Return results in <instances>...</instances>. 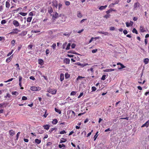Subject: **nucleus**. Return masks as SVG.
Wrapping results in <instances>:
<instances>
[{
  "label": "nucleus",
  "instance_id": "37998d69",
  "mask_svg": "<svg viewBox=\"0 0 149 149\" xmlns=\"http://www.w3.org/2000/svg\"><path fill=\"white\" fill-rule=\"evenodd\" d=\"M66 133V132L65 131L63 130V131L60 132L59 134H63Z\"/></svg>",
  "mask_w": 149,
  "mask_h": 149
},
{
  "label": "nucleus",
  "instance_id": "09e8293b",
  "mask_svg": "<svg viewBox=\"0 0 149 149\" xmlns=\"http://www.w3.org/2000/svg\"><path fill=\"white\" fill-rule=\"evenodd\" d=\"M53 6L55 7L56 8H57L58 6V4L57 2H56L55 3H54L53 4Z\"/></svg>",
  "mask_w": 149,
  "mask_h": 149
},
{
  "label": "nucleus",
  "instance_id": "2eb2a0df",
  "mask_svg": "<svg viewBox=\"0 0 149 149\" xmlns=\"http://www.w3.org/2000/svg\"><path fill=\"white\" fill-rule=\"evenodd\" d=\"M64 79V75L62 73H61L60 75V80L61 81H62Z\"/></svg>",
  "mask_w": 149,
  "mask_h": 149
},
{
  "label": "nucleus",
  "instance_id": "4be33fe9",
  "mask_svg": "<svg viewBox=\"0 0 149 149\" xmlns=\"http://www.w3.org/2000/svg\"><path fill=\"white\" fill-rule=\"evenodd\" d=\"M9 134L12 136H13L15 134V133L14 131L12 130H10L9 131Z\"/></svg>",
  "mask_w": 149,
  "mask_h": 149
},
{
  "label": "nucleus",
  "instance_id": "ea45409f",
  "mask_svg": "<svg viewBox=\"0 0 149 149\" xmlns=\"http://www.w3.org/2000/svg\"><path fill=\"white\" fill-rule=\"evenodd\" d=\"M20 133V132H19L17 133V135H16V140H18V139L19 136V135Z\"/></svg>",
  "mask_w": 149,
  "mask_h": 149
},
{
  "label": "nucleus",
  "instance_id": "dca6fc26",
  "mask_svg": "<svg viewBox=\"0 0 149 149\" xmlns=\"http://www.w3.org/2000/svg\"><path fill=\"white\" fill-rule=\"evenodd\" d=\"M43 127L45 129L48 130L50 126L49 125H44V126H43Z\"/></svg>",
  "mask_w": 149,
  "mask_h": 149
},
{
  "label": "nucleus",
  "instance_id": "bf43d9fd",
  "mask_svg": "<svg viewBox=\"0 0 149 149\" xmlns=\"http://www.w3.org/2000/svg\"><path fill=\"white\" fill-rule=\"evenodd\" d=\"M1 23L2 24H4L6 23V22L5 20L3 19L1 21Z\"/></svg>",
  "mask_w": 149,
  "mask_h": 149
},
{
  "label": "nucleus",
  "instance_id": "0e129e2a",
  "mask_svg": "<svg viewBox=\"0 0 149 149\" xmlns=\"http://www.w3.org/2000/svg\"><path fill=\"white\" fill-rule=\"evenodd\" d=\"M13 52V50H12L11 52H9L8 54L7 55V56H10V55L12 54Z\"/></svg>",
  "mask_w": 149,
  "mask_h": 149
},
{
  "label": "nucleus",
  "instance_id": "de8ad7c7",
  "mask_svg": "<svg viewBox=\"0 0 149 149\" xmlns=\"http://www.w3.org/2000/svg\"><path fill=\"white\" fill-rule=\"evenodd\" d=\"M106 76L105 75H103L102 76V77L101 78V79L102 80H104L106 79L105 78Z\"/></svg>",
  "mask_w": 149,
  "mask_h": 149
},
{
  "label": "nucleus",
  "instance_id": "39448f33",
  "mask_svg": "<svg viewBox=\"0 0 149 149\" xmlns=\"http://www.w3.org/2000/svg\"><path fill=\"white\" fill-rule=\"evenodd\" d=\"M133 24V22L132 21H130V22H126L125 23L126 26L127 27H129L130 26H132Z\"/></svg>",
  "mask_w": 149,
  "mask_h": 149
},
{
  "label": "nucleus",
  "instance_id": "6e6d98bb",
  "mask_svg": "<svg viewBox=\"0 0 149 149\" xmlns=\"http://www.w3.org/2000/svg\"><path fill=\"white\" fill-rule=\"evenodd\" d=\"M115 29V28L113 26H111L110 27V30L111 31H114Z\"/></svg>",
  "mask_w": 149,
  "mask_h": 149
},
{
  "label": "nucleus",
  "instance_id": "412c9836",
  "mask_svg": "<svg viewBox=\"0 0 149 149\" xmlns=\"http://www.w3.org/2000/svg\"><path fill=\"white\" fill-rule=\"evenodd\" d=\"M35 141L37 144H39L41 142V140L38 139H36L35 140Z\"/></svg>",
  "mask_w": 149,
  "mask_h": 149
},
{
  "label": "nucleus",
  "instance_id": "774afa93",
  "mask_svg": "<svg viewBox=\"0 0 149 149\" xmlns=\"http://www.w3.org/2000/svg\"><path fill=\"white\" fill-rule=\"evenodd\" d=\"M65 4L67 6H69L70 4V2L68 1H66L65 2Z\"/></svg>",
  "mask_w": 149,
  "mask_h": 149
},
{
  "label": "nucleus",
  "instance_id": "69168bd1",
  "mask_svg": "<svg viewBox=\"0 0 149 149\" xmlns=\"http://www.w3.org/2000/svg\"><path fill=\"white\" fill-rule=\"evenodd\" d=\"M15 65L17 66V68H16L17 69H18L19 70H20V68H19V66L18 64V63L16 64H15Z\"/></svg>",
  "mask_w": 149,
  "mask_h": 149
},
{
  "label": "nucleus",
  "instance_id": "58836bf2",
  "mask_svg": "<svg viewBox=\"0 0 149 149\" xmlns=\"http://www.w3.org/2000/svg\"><path fill=\"white\" fill-rule=\"evenodd\" d=\"M58 147H59L61 148L62 147H65V145H64V144H62V145H61V144H59V145H58Z\"/></svg>",
  "mask_w": 149,
  "mask_h": 149
},
{
  "label": "nucleus",
  "instance_id": "13d9d810",
  "mask_svg": "<svg viewBox=\"0 0 149 149\" xmlns=\"http://www.w3.org/2000/svg\"><path fill=\"white\" fill-rule=\"evenodd\" d=\"M111 11H112V9H111L107 11H106V13L107 14H108Z\"/></svg>",
  "mask_w": 149,
  "mask_h": 149
},
{
  "label": "nucleus",
  "instance_id": "e433bc0d",
  "mask_svg": "<svg viewBox=\"0 0 149 149\" xmlns=\"http://www.w3.org/2000/svg\"><path fill=\"white\" fill-rule=\"evenodd\" d=\"M70 43H68L67 45V47L66 48V49L67 50H68L70 49Z\"/></svg>",
  "mask_w": 149,
  "mask_h": 149
},
{
  "label": "nucleus",
  "instance_id": "c9c22d12",
  "mask_svg": "<svg viewBox=\"0 0 149 149\" xmlns=\"http://www.w3.org/2000/svg\"><path fill=\"white\" fill-rule=\"evenodd\" d=\"M27 33V32L25 31H23L22 33L21 34L23 36H25Z\"/></svg>",
  "mask_w": 149,
  "mask_h": 149
},
{
  "label": "nucleus",
  "instance_id": "5701e85b",
  "mask_svg": "<svg viewBox=\"0 0 149 149\" xmlns=\"http://www.w3.org/2000/svg\"><path fill=\"white\" fill-rule=\"evenodd\" d=\"M61 139H62L63 140H60V143L65 142L67 141V140L66 139H64V138H62Z\"/></svg>",
  "mask_w": 149,
  "mask_h": 149
},
{
  "label": "nucleus",
  "instance_id": "1a4fd4ad",
  "mask_svg": "<svg viewBox=\"0 0 149 149\" xmlns=\"http://www.w3.org/2000/svg\"><path fill=\"white\" fill-rule=\"evenodd\" d=\"M70 60L68 58H65L64 60V63L67 64H69L70 63Z\"/></svg>",
  "mask_w": 149,
  "mask_h": 149
},
{
  "label": "nucleus",
  "instance_id": "f03ea898",
  "mask_svg": "<svg viewBox=\"0 0 149 149\" xmlns=\"http://www.w3.org/2000/svg\"><path fill=\"white\" fill-rule=\"evenodd\" d=\"M47 92L52 94H55L56 93L57 90L56 89L50 88L48 90Z\"/></svg>",
  "mask_w": 149,
  "mask_h": 149
},
{
  "label": "nucleus",
  "instance_id": "c85d7f7f",
  "mask_svg": "<svg viewBox=\"0 0 149 149\" xmlns=\"http://www.w3.org/2000/svg\"><path fill=\"white\" fill-rule=\"evenodd\" d=\"M71 32H69V33H65L63 34V35L65 36H70L71 34Z\"/></svg>",
  "mask_w": 149,
  "mask_h": 149
},
{
  "label": "nucleus",
  "instance_id": "f8f14e48",
  "mask_svg": "<svg viewBox=\"0 0 149 149\" xmlns=\"http://www.w3.org/2000/svg\"><path fill=\"white\" fill-rule=\"evenodd\" d=\"M19 31L17 29H13V30L12 31V32H11L10 33H11V34H12V33H13V34L15 33V34H17V33H18Z\"/></svg>",
  "mask_w": 149,
  "mask_h": 149
},
{
  "label": "nucleus",
  "instance_id": "680f3d73",
  "mask_svg": "<svg viewBox=\"0 0 149 149\" xmlns=\"http://www.w3.org/2000/svg\"><path fill=\"white\" fill-rule=\"evenodd\" d=\"M56 44L55 43L53 44L52 46V47L53 49H55V48L56 47Z\"/></svg>",
  "mask_w": 149,
  "mask_h": 149
},
{
  "label": "nucleus",
  "instance_id": "20e7f679",
  "mask_svg": "<svg viewBox=\"0 0 149 149\" xmlns=\"http://www.w3.org/2000/svg\"><path fill=\"white\" fill-rule=\"evenodd\" d=\"M117 65H118V68L119 69H121L125 67V66L120 63H117Z\"/></svg>",
  "mask_w": 149,
  "mask_h": 149
},
{
  "label": "nucleus",
  "instance_id": "aec40b11",
  "mask_svg": "<svg viewBox=\"0 0 149 149\" xmlns=\"http://www.w3.org/2000/svg\"><path fill=\"white\" fill-rule=\"evenodd\" d=\"M144 62L145 64H148L149 61V59L148 58H146L144 59Z\"/></svg>",
  "mask_w": 149,
  "mask_h": 149
},
{
  "label": "nucleus",
  "instance_id": "79ce46f5",
  "mask_svg": "<svg viewBox=\"0 0 149 149\" xmlns=\"http://www.w3.org/2000/svg\"><path fill=\"white\" fill-rule=\"evenodd\" d=\"M76 92L74 91H73L72 92L70 93L71 95H74L76 94Z\"/></svg>",
  "mask_w": 149,
  "mask_h": 149
},
{
  "label": "nucleus",
  "instance_id": "6e6552de",
  "mask_svg": "<svg viewBox=\"0 0 149 149\" xmlns=\"http://www.w3.org/2000/svg\"><path fill=\"white\" fill-rule=\"evenodd\" d=\"M149 125V120H148L147 122H146V123L143 125L141 127H148Z\"/></svg>",
  "mask_w": 149,
  "mask_h": 149
},
{
  "label": "nucleus",
  "instance_id": "4468645a",
  "mask_svg": "<svg viewBox=\"0 0 149 149\" xmlns=\"http://www.w3.org/2000/svg\"><path fill=\"white\" fill-rule=\"evenodd\" d=\"M77 16L79 18H81L82 17V15L80 11H77Z\"/></svg>",
  "mask_w": 149,
  "mask_h": 149
},
{
  "label": "nucleus",
  "instance_id": "473e14b6",
  "mask_svg": "<svg viewBox=\"0 0 149 149\" xmlns=\"http://www.w3.org/2000/svg\"><path fill=\"white\" fill-rule=\"evenodd\" d=\"M132 32H133V33H135L136 34H138V32L137 31L135 28H134L133 29L132 31Z\"/></svg>",
  "mask_w": 149,
  "mask_h": 149
},
{
  "label": "nucleus",
  "instance_id": "e2e57ef3",
  "mask_svg": "<svg viewBox=\"0 0 149 149\" xmlns=\"http://www.w3.org/2000/svg\"><path fill=\"white\" fill-rule=\"evenodd\" d=\"M10 96H11V95L10 94H9L8 93H7V94L5 96V97L7 98V97H8L9 98L10 97Z\"/></svg>",
  "mask_w": 149,
  "mask_h": 149
},
{
  "label": "nucleus",
  "instance_id": "393cba45",
  "mask_svg": "<svg viewBox=\"0 0 149 149\" xmlns=\"http://www.w3.org/2000/svg\"><path fill=\"white\" fill-rule=\"evenodd\" d=\"M55 110L56 112L58 113L59 114L61 113V111L60 110L58 109H57L56 108H55Z\"/></svg>",
  "mask_w": 149,
  "mask_h": 149
},
{
  "label": "nucleus",
  "instance_id": "ddd939ff",
  "mask_svg": "<svg viewBox=\"0 0 149 149\" xmlns=\"http://www.w3.org/2000/svg\"><path fill=\"white\" fill-rule=\"evenodd\" d=\"M38 63L41 65H42L44 64V61L42 59H39L38 60Z\"/></svg>",
  "mask_w": 149,
  "mask_h": 149
},
{
  "label": "nucleus",
  "instance_id": "a211bd4d",
  "mask_svg": "<svg viewBox=\"0 0 149 149\" xmlns=\"http://www.w3.org/2000/svg\"><path fill=\"white\" fill-rule=\"evenodd\" d=\"M107 7V5H105V6H102L100 7L99 9L100 10H102L105 9Z\"/></svg>",
  "mask_w": 149,
  "mask_h": 149
},
{
  "label": "nucleus",
  "instance_id": "bb28decb",
  "mask_svg": "<svg viewBox=\"0 0 149 149\" xmlns=\"http://www.w3.org/2000/svg\"><path fill=\"white\" fill-rule=\"evenodd\" d=\"M70 77V75L68 73H66L65 74V77L66 79L69 78Z\"/></svg>",
  "mask_w": 149,
  "mask_h": 149
},
{
  "label": "nucleus",
  "instance_id": "f704fd0d",
  "mask_svg": "<svg viewBox=\"0 0 149 149\" xmlns=\"http://www.w3.org/2000/svg\"><path fill=\"white\" fill-rule=\"evenodd\" d=\"M57 130V128H52L50 129V130H49V132L50 133L52 132L54 130Z\"/></svg>",
  "mask_w": 149,
  "mask_h": 149
},
{
  "label": "nucleus",
  "instance_id": "0eeeda50",
  "mask_svg": "<svg viewBox=\"0 0 149 149\" xmlns=\"http://www.w3.org/2000/svg\"><path fill=\"white\" fill-rule=\"evenodd\" d=\"M71 113V117L72 118H74L75 116V112L71 110L69 111V113Z\"/></svg>",
  "mask_w": 149,
  "mask_h": 149
},
{
  "label": "nucleus",
  "instance_id": "338daca9",
  "mask_svg": "<svg viewBox=\"0 0 149 149\" xmlns=\"http://www.w3.org/2000/svg\"><path fill=\"white\" fill-rule=\"evenodd\" d=\"M37 73L40 74L42 76H43L42 73L40 71H38L37 72Z\"/></svg>",
  "mask_w": 149,
  "mask_h": 149
},
{
  "label": "nucleus",
  "instance_id": "c756f323",
  "mask_svg": "<svg viewBox=\"0 0 149 149\" xmlns=\"http://www.w3.org/2000/svg\"><path fill=\"white\" fill-rule=\"evenodd\" d=\"M19 14L23 16H25L27 15L26 13H23V12H20L19 13Z\"/></svg>",
  "mask_w": 149,
  "mask_h": 149
},
{
  "label": "nucleus",
  "instance_id": "a878e982",
  "mask_svg": "<svg viewBox=\"0 0 149 149\" xmlns=\"http://www.w3.org/2000/svg\"><path fill=\"white\" fill-rule=\"evenodd\" d=\"M58 122V120L56 119H54L52 121V123L53 124L55 125Z\"/></svg>",
  "mask_w": 149,
  "mask_h": 149
},
{
  "label": "nucleus",
  "instance_id": "8fccbe9b",
  "mask_svg": "<svg viewBox=\"0 0 149 149\" xmlns=\"http://www.w3.org/2000/svg\"><path fill=\"white\" fill-rule=\"evenodd\" d=\"M19 82H22V77L21 76H19Z\"/></svg>",
  "mask_w": 149,
  "mask_h": 149
},
{
  "label": "nucleus",
  "instance_id": "f257e3e1",
  "mask_svg": "<svg viewBox=\"0 0 149 149\" xmlns=\"http://www.w3.org/2000/svg\"><path fill=\"white\" fill-rule=\"evenodd\" d=\"M41 88L40 87H36L34 86H32L31 87L30 89L33 91H39L41 90Z\"/></svg>",
  "mask_w": 149,
  "mask_h": 149
},
{
  "label": "nucleus",
  "instance_id": "864d4df0",
  "mask_svg": "<svg viewBox=\"0 0 149 149\" xmlns=\"http://www.w3.org/2000/svg\"><path fill=\"white\" fill-rule=\"evenodd\" d=\"M33 46L32 45H29L28 47V48L29 49H31Z\"/></svg>",
  "mask_w": 149,
  "mask_h": 149
},
{
  "label": "nucleus",
  "instance_id": "7ed1b4c3",
  "mask_svg": "<svg viewBox=\"0 0 149 149\" xmlns=\"http://www.w3.org/2000/svg\"><path fill=\"white\" fill-rule=\"evenodd\" d=\"M140 4L138 2H136V3H135L134 5V8L133 9L134 10H137L138 8L140 6Z\"/></svg>",
  "mask_w": 149,
  "mask_h": 149
},
{
  "label": "nucleus",
  "instance_id": "a19ab883",
  "mask_svg": "<svg viewBox=\"0 0 149 149\" xmlns=\"http://www.w3.org/2000/svg\"><path fill=\"white\" fill-rule=\"evenodd\" d=\"M5 40V37H4L0 36V41L3 40L4 41Z\"/></svg>",
  "mask_w": 149,
  "mask_h": 149
},
{
  "label": "nucleus",
  "instance_id": "4d7b16f0",
  "mask_svg": "<svg viewBox=\"0 0 149 149\" xmlns=\"http://www.w3.org/2000/svg\"><path fill=\"white\" fill-rule=\"evenodd\" d=\"M29 78L30 79L33 80H34L35 79V78L33 76H31Z\"/></svg>",
  "mask_w": 149,
  "mask_h": 149
},
{
  "label": "nucleus",
  "instance_id": "7c9ffc66",
  "mask_svg": "<svg viewBox=\"0 0 149 149\" xmlns=\"http://www.w3.org/2000/svg\"><path fill=\"white\" fill-rule=\"evenodd\" d=\"M12 94L17 96L18 94V93L16 91H13L12 92Z\"/></svg>",
  "mask_w": 149,
  "mask_h": 149
},
{
  "label": "nucleus",
  "instance_id": "4c0bfd02",
  "mask_svg": "<svg viewBox=\"0 0 149 149\" xmlns=\"http://www.w3.org/2000/svg\"><path fill=\"white\" fill-rule=\"evenodd\" d=\"M89 71H91L92 73L93 72H94L93 68L92 67L91 69H88L87 70L88 72Z\"/></svg>",
  "mask_w": 149,
  "mask_h": 149
},
{
  "label": "nucleus",
  "instance_id": "72a5a7b5",
  "mask_svg": "<svg viewBox=\"0 0 149 149\" xmlns=\"http://www.w3.org/2000/svg\"><path fill=\"white\" fill-rule=\"evenodd\" d=\"M98 133V132H96L95 135L94 137V140L95 141L97 136V134Z\"/></svg>",
  "mask_w": 149,
  "mask_h": 149
},
{
  "label": "nucleus",
  "instance_id": "b1692460",
  "mask_svg": "<svg viewBox=\"0 0 149 149\" xmlns=\"http://www.w3.org/2000/svg\"><path fill=\"white\" fill-rule=\"evenodd\" d=\"M10 5L9 2L8 1H6V7L7 8H9L10 6Z\"/></svg>",
  "mask_w": 149,
  "mask_h": 149
},
{
  "label": "nucleus",
  "instance_id": "a18cd8bd",
  "mask_svg": "<svg viewBox=\"0 0 149 149\" xmlns=\"http://www.w3.org/2000/svg\"><path fill=\"white\" fill-rule=\"evenodd\" d=\"M48 11L49 13V14H51L52 13V12H53V10H52V8H51L50 9H49L48 10Z\"/></svg>",
  "mask_w": 149,
  "mask_h": 149
},
{
  "label": "nucleus",
  "instance_id": "6ab92c4d",
  "mask_svg": "<svg viewBox=\"0 0 149 149\" xmlns=\"http://www.w3.org/2000/svg\"><path fill=\"white\" fill-rule=\"evenodd\" d=\"M115 69H106L104 70V72H111L112 71H114L115 70Z\"/></svg>",
  "mask_w": 149,
  "mask_h": 149
},
{
  "label": "nucleus",
  "instance_id": "603ef678",
  "mask_svg": "<svg viewBox=\"0 0 149 149\" xmlns=\"http://www.w3.org/2000/svg\"><path fill=\"white\" fill-rule=\"evenodd\" d=\"M48 115V113H47L46 111L45 112V114L43 115V116L45 118H46Z\"/></svg>",
  "mask_w": 149,
  "mask_h": 149
},
{
  "label": "nucleus",
  "instance_id": "9b49d317",
  "mask_svg": "<svg viewBox=\"0 0 149 149\" xmlns=\"http://www.w3.org/2000/svg\"><path fill=\"white\" fill-rule=\"evenodd\" d=\"M140 30L141 32L142 33L146 31V30H145L144 27L142 26H141L140 27Z\"/></svg>",
  "mask_w": 149,
  "mask_h": 149
},
{
  "label": "nucleus",
  "instance_id": "c03bdc74",
  "mask_svg": "<svg viewBox=\"0 0 149 149\" xmlns=\"http://www.w3.org/2000/svg\"><path fill=\"white\" fill-rule=\"evenodd\" d=\"M84 77H83L81 76H79L77 78V80H79L80 79H83V78H84Z\"/></svg>",
  "mask_w": 149,
  "mask_h": 149
},
{
  "label": "nucleus",
  "instance_id": "052dcab7",
  "mask_svg": "<svg viewBox=\"0 0 149 149\" xmlns=\"http://www.w3.org/2000/svg\"><path fill=\"white\" fill-rule=\"evenodd\" d=\"M97 51V49H93L92 51V52L93 53H96Z\"/></svg>",
  "mask_w": 149,
  "mask_h": 149
},
{
  "label": "nucleus",
  "instance_id": "5fc2aeb1",
  "mask_svg": "<svg viewBox=\"0 0 149 149\" xmlns=\"http://www.w3.org/2000/svg\"><path fill=\"white\" fill-rule=\"evenodd\" d=\"M46 55H47L49 53V51L48 49H47L46 50Z\"/></svg>",
  "mask_w": 149,
  "mask_h": 149
},
{
  "label": "nucleus",
  "instance_id": "9d476101",
  "mask_svg": "<svg viewBox=\"0 0 149 149\" xmlns=\"http://www.w3.org/2000/svg\"><path fill=\"white\" fill-rule=\"evenodd\" d=\"M13 58V55H11L10 57L8 58L6 60V63H9L10 61Z\"/></svg>",
  "mask_w": 149,
  "mask_h": 149
},
{
  "label": "nucleus",
  "instance_id": "2f4dec72",
  "mask_svg": "<svg viewBox=\"0 0 149 149\" xmlns=\"http://www.w3.org/2000/svg\"><path fill=\"white\" fill-rule=\"evenodd\" d=\"M76 64L77 65H78L81 66L82 67H84V66L83 65H84V63L82 64V63H80L78 62H77V63H76Z\"/></svg>",
  "mask_w": 149,
  "mask_h": 149
},
{
  "label": "nucleus",
  "instance_id": "49530a36",
  "mask_svg": "<svg viewBox=\"0 0 149 149\" xmlns=\"http://www.w3.org/2000/svg\"><path fill=\"white\" fill-rule=\"evenodd\" d=\"M110 16V15L107 14L105 15L104 16V17L105 18L107 19V18L109 17Z\"/></svg>",
  "mask_w": 149,
  "mask_h": 149
},
{
  "label": "nucleus",
  "instance_id": "3c124183",
  "mask_svg": "<svg viewBox=\"0 0 149 149\" xmlns=\"http://www.w3.org/2000/svg\"><path fill=\"white\" fill-rule=\"evenodd\" d=\"M96 88L95 86H92V90L93 91H96Z\"/></svg>",
  "mask_w": 149,
  "mask_h": 149
},
{
  "label": "nucleus",
  "instance_id": "cd10ccee",
  "mask_svg": "<svg viewBox=\"0 0 149 149\" xmlns=\"http://www.w3.org/2000/svg\"><path fill=\"white\" fill-rule=\"evenodd\" d=\"M32 17H29L27 18V22H31Z\"/></svg>",
  "mask_w": 149,
  "mask_h": 149
},
{
  "label": "nucleus",
  "instance_id": "423d86ee",
  "mask_svg": "<svg viewBox=\"0 0 149 149\" xmlns=\"http://www.w3.org/2000/svg\"><path fill=\"white\" fill-rule=\"evenodd\" d=\"M13 24L15 27H18L19 26V23L17 20H14L13 22Z\"/></svg>",
  "mask_w": 149,
  "mask_h": 149
},
{
  "label": "nucleus",
  "instance_id": "f3484780",
  "mask_svg": "<svg viewBox=\"0 0 149 149\" xmlns=\"http://www.w3.org/2000/svg\"><path fill=\"white\" fill-rule=\"evenodd\" d=\"M58 14L57 12H55V14L53 15V19H55L58 17Z\"/></svg>",
  "mask_w": 149,
  "mask_h": 149
}]
</instances>
